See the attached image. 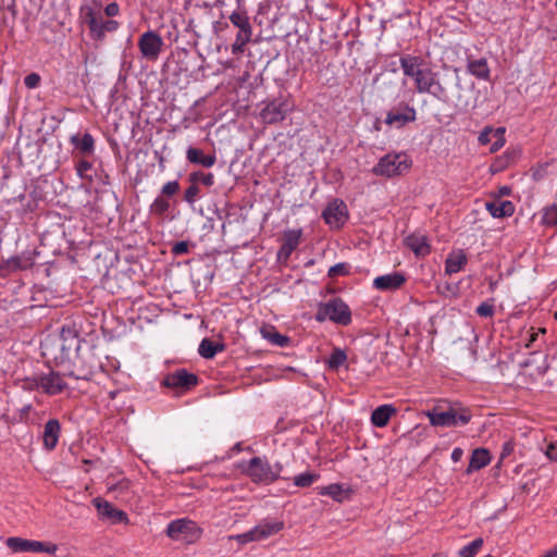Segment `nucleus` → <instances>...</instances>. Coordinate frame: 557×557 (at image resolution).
<instances>
[{
  "label": "nucleus",
  "instance_id": "1",
  "mask_svg": "<svg viewBox=\"0 0 557 557\" xmlns=\"http://www.w3.org/2000/svg\"><path fill=\"white\" fill-rule=\"evenodd\" d=\"M474 84L463 86L458 67L444 65L443 71L429 69L420 94H429L438 101L453 106L458 112L466 113L469 108L474 107L473 98Z\"/></svg>",
  "mask_w": 557,
  "mask_h": 557
},
{
  "label": "nucleus",
  "instance_id": "2",
  "mask_svg": "<svg viewBox=\"0 0 557 557\" xmlns=\"http://www.w3.org/2000/svg\"><path fill=\"white\" fill-rule=\"evenodd\" d=\"M81 18L89 29V36L95 41H103L107 33L115 32L120 24L115 20H106L101 11V4L96 0L92 3L83 4L79 10Z\"/></svg>",
  "mask_w": 557,
  "mask_h": 557
},
{
  "label": "nucleus",
  "instance_id": "3",
  "mask_svg": "<svg viewBox=\"0 0 557 557\" xmlns=\"http://www.w3.org/2000/svg\"><path fill=\"white\" fill-rule=\"evenodd\" d=\"M79 343L77 334L72 329L63 326L58 336L45 342L44 355L51 356L57 363H63L70 360L72 351L78 354Z\"/></svg>",
  "mask_w": 557,
  "mask_h": 557
},
{
  "label": "nucleus",
  "instance_id": "4",
  "mask_svg": "<svg viewBox=\"0 0 557 557\" xmlns=\"http://www.w3.org/2000/svg\"><path fill=\"white\" fill-rule=\"evenodd\" d=\"M433 426L450 428L466 425L471 420L470 410L459 404L450 405L446 409L435 406L425 412Z\"/></svg>",
  "mask_w": 557,
  "mask_h": 557
},
{
  "label": "nucleus",
  "instance_id": "5",
  "mask_svg": "<svg viewBox=\"0 0 557 557\" xmlns=\"http://www.w3.org/2000/svg\"><path fill=\"white\" fill-rule=\"evenodd\" d=\"M314 319L318 322L330 320L342 326H347L352 321L351 310L341 297H334L326 302H320Z\"/></svg>",
  "mask_w": 557,
  "mask_h": 557
},
{
  "label": "nucleus",
  "instance_id": "6",
  "mask_svg": "<svg viewBox=\"0 0 557 557\" xmlns=\"http://www.w3.org/2000/svg\"><path fill=\"white\" fill-rule=\"evenodd\" d=\"M228 20L238 29L235 41L232 44V53L240 55L245 52L247 44L251 41L252 26L245 10L233 11Z\"/></svg>",
  "mask_w": 557,
  "mask_h": 557
},
{
  "label": "nucleus",
  "instance_id": "7",
  "mask_svg": "<svg viewBox=\"0 0 557 557\" xmlns=\"http://www.w3.org/2000/svg\"><path fill=\"white\" fill-rule=\"evenodd\" d=\"M411 161L406 153H387L374 165L372 172L377 176L392 177L409 170Z\"/></svg>",
  "mask_w": 557,
  "mask_h": 557
},
{
  "label": "nucleus",
  "instance_id": "8",
  "mask_svg": "<svg viewBox=\"0 0 557 557\" xmlns=\"http://www.w3.org/2000/svg\"><path fill=\"white\" fill-rule=\"evenodd\" d=\"M242 472L257 484H271L275 482L272 466L265 457H253L247 463L240 466Z\"/></svg>",
  "mask_w": 557,
  "mask_h": 557
},
{
  "label": "nucleus",
  "instance_id": "9",
  "mask_svg": "<svg viewBox=\"0 0 557 557\" xmlns=\"http://www.w3.org/2000/svg\"><path fill=\"white\" fill-rule=\"evenodd\" d=\"M166 535L174 541L196 542L201 534L197 523L188 519H177L168 524Z\"/></svg>",
  "mask_w": 557,
  "mask_h": 557
},
{
  "label": "nucleus",
  "instance_id": "10",
  "mask_svg": "<svg viewBox=\"0 0 557 557\" xmlns=\"http://www.w3.org/2000/svg\"><path fill=\"white\" fill-rule=\"evenodd\" d=\"M283 527H284L283 521L262 520L258 525H256L251 530H249L245 533L238 534L234 539L239 544H247L249 542L261 541V540L268 539L269 536H271L273 534H276L277 532H280L283 529Z\"/></svg>",
  "mask_w": 557,
  "mask_h": 557
},
{
  "label": "nucleus",
  "instance_id": "11",
  "mask_svg": "<svg viewBox=\"0 0 557 557\" xmlns=\"http://www.w3.org/2000/svg\"><path fill=\"white\" fill-rule=\"evenodd\" d=\"M417 120V110L413 106L401 101L392 107L387 112L384 124L394 128H403Z\"/></svg>",
  "mask_w": 557,
  "mask_h": 557
},
{
  "label": "nucleus",
  "instance_id": "12",
  "mask_svg": "<svg viewBox=\"0 0 557 557\" xmlns=\"http://www.w3.org/2000/svg\"><path fill=\"white\" fill-rule=\"evenodd\" d=\"M399 62L404 74L414 81L416 89L419 92L430 67L426 66L422 58L410 54L400 57Z\"/></svg>",
  "mask_w": 557,
  "mask_h": 557
},
{
  "label": "nucleus",
  "instance_id": "13",
  "mask_svg": "<svg viewBox=\"0 0 557 557\" xmlns=\"http://www.w3.org/2000/svg\"><path fill=\"white\" fill-rule=\"evenodd\" d=\"M163 47L162 37L153 30H148L140 35L138 48L143 58L149 61L158 60Z\"/></svg>",
  "mask_w": 557,
  "mask_h": 557
},
{
  "label": "nucleus",
  "instance_id": "14",
  "mask_svg": "<svg viewBox=\"0 0 557 557\" xmlns=\"http://www.w3.org/2000/svg\"><path fill=\"white\" fill-rule=\"evenodd\" d=\"M292 110L288 100L277 98L269 101L260 112L263 122L268 124H275L283 121L286 114Z\"/></svg>",
  "mask_w": 557,
  "mask_h": 557
},
{
  "label": "nucleus",
  "instance_id": "15",
  "mask_svg": "<svg viewBox=\"0 0 557 557\" xmlns=\"http://www.w3.org/2000/svg\"><path fill=\"white\" fill-rule=\"evenodd\" d=\"M162 384L172 389L189 391L198 384V376L186 369H178L166 374Z\"/></svg>",
  "mask_w": 557,
  "mask_h": 557
},
{
  "label": "nucleus",
  "instance_id": "16",
  "mask_svg": "<svg viewBox=\"0 0 557 557\" xmlns=\"http://www.w3.org/2000/svg\"><path fill=\"white\" fill-rule=\"evenodd\" d=\"M325 223L332 227H342L348 219L346 203L341 199H333L322 212Z\"/></svg>",
  "mask_w": 557,
  "mask_h": 557
},
{
  "label": "nucleus",
  "instance_id": "17",
  "mask_svg": "<svg viewBox=\"0 0 557 557\" xmlns=\"http://www.w3.org/2000/svg\"><path fill=\"white\" fill-rule=\"evenodd\" d=\"M7 546L13 553H22V552H33V553H54L57 550V546H47L44 542L26 540L22 537H9L7 540Z\"/></svg>",
  "mask_w": 557,
  "mask_h": 557
},
{
  "label": "nucleus",
  "instance_id": "18",
  "mask_svg": "<svg viewBox=\"0 0 557 557\" xmlns=\"http://www.w3.org/2000/svg\"><path fill=\"white\" fill-rule=\"evenodd\" d=\"M39 386L40 391L49 396L59 395L67 388V384L61 374L53 370L39 373Z\"/></svg>",
  "mask_w": 557,
  "mask_h": 557
},
{
  "label": "nucleus",
  "instance_id": "19",
  "mask_svg": "<svg viewBox=\"0 0 557 557\" xmlns=\"http://www.w3.org/2000/svg\"><path fill=\"white\" fill-rule=\"evenodd\" d=\"M45 144V138H40L37 140H27L22 147L18 148L20 161L26 164L38 163Z\"/></svg>",
  "mask_w": 557,
  "mask_h": 557
},
{
  "label": "nucleus",
  "instance_id": "20",
  "mask_svg": "<svg viewBox=\"0 0 557 557\" xmlns=\"http://www.w3.org/2000/svg\"><path fill=\"white\" fill-rule=\"evenodd\" d=\"M94 504L98 510V513L109 519L112 523H126L128 521L126 512L117 509L112 504L100 498L94 499Z\"/></svg>",
  "mask_w": 557,
  "mask_h": 557
},
{
  "label": "nucleus",
  "instance_id": "21",
  "mask_svg": "<svg viewBox=\"0 0 557 557\" xmlns=\"http://www.w3.org/2000/svg\"><path fill=\"white\" fill-rule=\"evenodd\" d=\"M406 282V276L400 272H393L374 278L373 287L379 290H396Z\"/></svg>",
  "mask_w": 557,
  "mask_h": 557
},
{
  "label": "nucleus",
  "instance_id": "22",
  "mask_svg": "<svg viewBox=\"0 0 557 557\" xmlns=\"http://www.w3.org/2000/svg\"><path fill=\"white\" fill-rule=\"evenodd\" d=\"M61 432V424L57 419H50L44 426L42 441L47 450L55 448Z\"/></svg>",
  "mask_w": 557,
  "mask_h": 557
},
{
  "label": "nucleus",
  "instance_id": "23",
  "mask_svg": "<svg viewBox=\"0 0 557 557\" xmlns=\"http://www.w3.org/2000/svg\"><path fill=\"white\" fill-rule=\"evenodd\" d=\"M186 159L191 164L201 165L207 169L212 168L216 162L215 153L205 154L202 149L191 146L186 150Z\"/></svg>",
  "mask_w": 557,
  "mask_h": 557
},
{
  "label": "nucleus",
  "instance_id": "24",
  "mask_svg": "<svg viewBox=\"0 0 557 557\" xmlns=\"http://www.w3.org/2000/svg\"><path fill=\"white\" fill-rule=\"evenodd\" d=\"M486 210L493 218H507L515 213V205L509 200H494L485 203Z\"/></svg>",
  "mask_w": 557,
  "mask_h": 557
},
{
  "label": "nucleus",
  "instance_id": "25",
  "mask_svg": "<svg viewBox=\"0 0 557 557\" xmlns=\"http://www.w3.org/2000/svg\"><path fill=\"white\" fill-rule=\"evenodd\" d=\"M70 141L84 156H91L95 151V139L89 133L72 135Z\"/></svg>",
  "mask_w": 557,
  "mask_h": 557
},
{
  "label": "nucleus",
  "instance_id": "26",
  "mask_svg": "<svg viewBox=\"0 0 557 557\" xmlns=\"http://www.w3.org/2000/svg\"><path fill=\"white\" fill-rule=\"evenodd\" d=\"M468 262L463 250L454 251L448 255L445 261V272L448 275L459 272Z\"/></svg>",
  "mask_w": 557,
  "mask_h": 557
},
{
  "label": "nucleus",
  "instance_id": "27",
  "mask_svg": "<svg viewBox=\"0 0 557 557\" xmlns=\"http://www.w3.org/2000/svg\"><path fill=\"white\" fill-rule=\"evenodd\" d=\"M491 461V456L487 449L485 448H475L469 461V466L466 470V473H471L472 471L480 470L487 466Z\"/></svg>",
  "mask_w": 557,
  "mask_h": 557
},
{
  "label": "nucleus",
  "instance_id": "28",
  "mask_svg": "<svg viewBox=\"0 0 557 557\" xmlns=\"http://www.w3.org/2000/svg\"><path fill=\"white\" fill-rule=\"evenodd\" d=\"M395 412L396 409L392 405H381L372 411L371 422L374 426L384 428Z\"/></svg>",
  "mask_w": 557,
  "mask_h": 557
},
{
  "label": "nucleus",
  "instance_id": "29",
  "mask_svg": "<svg viewBox=\"0 0 557 557\" xmlns=\"http://www.w3.org/2000/svg\"><path fill=\"white\" fill-rule=\"evenodd\" d=\"M467 70L471 75L479 79L486 81L490 78V67L485 58L472 60L470 57H468Z\"/></svg>",
  "mask_w": 557,
  "mask_h": 557
},
{
  "label": "nucleus",
  "instance_id": "30",
  "mask_svg": "<svg viewBox=\"0 0 557 557\" xmlns=\"http://www.w3.org/2000/svg\"><path fill=\"white\" fill-rule=\"evenodd\" d=\"M407 246L413 251L417 257H424L430 253L431 248L425 236L412 235L406 238Z\"/></svg>",
  "mask_w": 557,
  "mask_h": 557
},
{
  "label": "nucleus",
  "instance_id": "31",
  "mask_svg": "<svg viewBox=\"0 0 557 557\" xmlns=\"http://www.w3.org/2000/svg\"><path fill=\"white\" fill-rule=\"evenodd\" d=\"M262 337L277 347H287L290 338L278 333L274 326L268 325L260 329Z\"/></svg>",
  "mask_w": 557,
  "mask_h": 557
},
{
  "label": "nucleus",
  "instance_id": "32",
  "mask_svg": "<svg viewBox=\"0 0 557 557\" xmlns=\"http://www.w3.org/2000/svg\"><path fill=\"white\" fill-rule=\"evenodd\" d=\"M521 149L519 147H510L508 148L503 156H500L496 163H495V166H496V171H500L507 166H509L510 164H512L513 162H516L520 156H521Z\"/></svg>",
  "mask_w": 557,
  "mask_h": 557
},
{
  "label": "nucleus",
  "instance_id": "33",
  "mask_svg": "<svg viewBox=\"0 0 557 557\" xmlns=\"http://www.w3.org/2000/svg\"><path fill=\"white\" fill-rule=\"evenodd\" d=\"M376 82L380 84L379 90L383 98H393L399 91L397 83L387 76H379Z\"/></svg>",
  "mask_w": 557,
  "mask_h": 557
},
{
  "label": "nucleus",
  "instance_id": "34",
  "mask_svg": "<svg viewBox=\"0 0 557 557\" xmlns=\"http://www.w3.org/2000/svg\"><path fill=\"white\" fill-rule=\"evenodd\" d=\"M321 495H327L332 497L336 502H343L349 495V490L345 488L343 484H330L327 486L322 487L320 491Z\"/></svg>",
  "mask_w": 557,
  "mask_h": 557
},
{
  "label": "nucleus",
  "instance_id": "35",
  "mask_svg": "<svg viewBox=\"0 0 557 557\" xmlns=\"http://www.w3.org/2000/svg\"><path fill=\"white\" fill-rule=\"evenodd\" d=\"M94 373V366H78L75 361L73 364V369L67 372V376L73 377L75 380L89 381L92 377Z\"/></svg>",
  "mask_w": 557,
  "mask_h": 557
},
{
  "label": "nucleus",
  "instance_id": "36",
  "mask_svg": "<svg viewBox=\"0 0 557 557\" xmlns=\"http://www.w3.org/2000/svg\"><path fill=\"white\" fill-rule=\"evenodd\" d=\"M35 252H22L21 255L13 256L15 271H24L30 269L35 264Z\"/></svg>",
  "mask_w": 557,
  "mask_h": 557
},
{
  "label": "nucleus",
  "instance_id": "37",
  "mask_svg": "<svg viewBox=\"0 0 557 557\" xmlns=\"http://www.w3.org/2000/svg\"><path fill=\"white\" fill-rule=\"evenodd\" d=\"M301 236H302L301 228L285 230L283 232L282 244L287 246L288 248L290 247L292 249L295 250L300 243Z\"/></svg>",
  "mask_w": 557,
  "mask_h": 557
},
{
  "label": "nucleus",
  "instance_id": "38",
  "mask_svg": "<svg viewBox=\"0 0 557 557\" xmlns=\"http://www.w3.org/2000/svg\"><path fill=\"white\" fill-rule=\"evenodd\" d=\"M347 360V355L342 348H334L327 359V367L331 370H337Z\"/></svg>",
  "mask_w": 557,
  "mask_h": 557
},
{
  "label": "nucleus",
  "instance_id": "39",
  "mask_svg": "<svg viewBox=\"0 0 557 557\" xmlns=\"http://www.w3.org/2000/svg\"><path fill=\"white\" fill-rule=\"evenodd\" d=\"M483 546V539L478 537L459 550L460 557H474Z\"/></svg>",
  "mask_w": 557,
  "mask_h": 557
},
{
  "label": "nucleus",
  "instance_id": "40",
  "mask_svg": "<svg viewBox=\"0 0 557 557\" xmlns=\"http://www.w3.org/2000/svg\"><path fill=\"white\" fill-rule=\"evenodd\" d=\"M188 180L190 183H202L207 187H211L214 184V176L212 173H203V172H193L188 175Z\"/></svg>",
  "mask_w": 557,
  "mask_h": 557
},
{
  "label": "nucleus",
  "instance_id": "41",
  "mask_svg": "<svg viewBox=\"0 0 557 557\" xmlns=\"http://www.w3.org/2000/svg\"><path fill=\"white\" fill-rule=\"evenodd\" d=\"M319 479V474L305 472L293 478L294 484L298 487H309Z\"/></svg>",
  "mask_w": 557,
  "mask_h": 557
},
{
  "label": "nucleus",
  "instance_id": "42",
  "mask_svg": "<svg viewBox=\"0 0 557 557\" xmlns=\"http://www.w3.org/2000/svg\"><path fill=\"white\" fill-rule=\"evenodd\" d=\"M169 209L170 202L162 196H158L150 206V212L159 216H163Z\"/></svg>",
  "mask_w": 557,
  "mask_h": 557
},
{
  "label": "nucleus",
  "instance_id": "43",
  "mask_svg": "<svg viewBox=\"0 0 557 557\" xmlns=\"http://www.w3.org/2000/svg\"><path fill=\"white\" fill-rule=\"evenodd\" d=\"M542 223L547 226L557 225V206L553 205L543 211Z\"/></svg>",
  "mask_w": 557,
  "mask_h": 557
},
{
  "label": "nucleus",
  "instance_id": "44",
  "mask_svg": "<svg viewBox=\"0 0 557 557\" xmlns=\"http://www.w3.org/2000/svg\"><path fill=\"white\" fill-rule=\"evenodd\" d=\"M198 352L205 359H212L214 357L213 341L203 338L199 344Z\"/></svg>",
  "mask_w": 557,
  "mask_h": 557
},
{
  "label": "nucleus",
  "instance_id": "45",
  "mask_svg": "<svg viewBox=\"0 0 557 557\" xmlns=\"http://www.w3.org/2000/svg\"><path fill=\"white\" fill-rule=\"evenodd\" d=\"M350 273V265L346 262L336 263L329 269L327 276L335 278L337 276H346Z\"/></svg>",
  "mask_w": 557,
  "mask_h": 557
},
{
  "label": "nucleus",
  "instance_id": "46",
  "mask_svg": "<svg viewBox=\"0 0 557 557\" xmlns=\"http://www.w3.org/2000/svg\"><path fill=\"white\" fill-rule=\"evenodd\" d=\"M200 188L197 184L190 183V185L186 188L184 193V200L193 206L196 200L200 197Z\"/></svg>",
  "mask_w": 557,
  "mask_h": 557
},
{
  "label": "nucleus",
  "instance_id": "47",
  "mask_svg": "<svg viewBox=\"0 0 557 557\" xmlns=\"http://www.w3.org/2000/svg\"><path fill=\"white\" fill-rule=\"evenodd\" d=\"M22 388L25 391H40L39 373H35L32 376H26L25 379H23Z\"/></svg>",
  "mask_w": 557,
  "mask_h": 557
},
{
  "label": "nucleus",
  "instance_id": "48",
  "mask_svg": "<svg viewBox=\"0 0 557 557\" xmlns=\"http://www.w3.org/2000/svg\"><path fill=\"white\" fill-rule=\"evenodd\" d=\"M504 134H505V128L499 127V128L495 129V132H494L495 141L492 143V145H491V148H490L491 152H496L504 146V144H505Z\"/></svg>",
  "mask_w": 557,
  "mask_h": 557
},
{
  "label": "nucleus",
  "instance_id": "49",
  "mask_svg": "<svg viewBox=\"0 0 557 557\" xmlns=\"http://www.w3.org/2000/svg\"><path fill=\"white\" fill-rule=\"evenodd\" d=\"M13 259L8 258L5 260L0 261V277L9 276L12 273H15V267L13 265Z\"/></svg>",
  "mask_w": 557,
  "mask_h": 557
},
{
  "label": "nucleus",
  "instance_id": "50",
  "mask_svg": "<svg viewBox=\"0 0 557 557\" xmlns=\"http://www.w3.org/2000/svg\"><path fill=\"white\" fill-rule=\"evenodd\" d=\"M180 190V183L177 181H170L165 183L161 189V194L166 197H172Z\"/></svg>",
  "mask_w": 557,
  "mask_h": 557
},
{
  "label": "nucleus",
  "instance_id": "51",
  "mask_svg": "<svg viewBox=\"0 0 557 557\" xmlns=\"http://www.w3.org/2000/svg\"><path fill=\"white\" fill-rule=\"evenodd\" d=\"M475 312L480 317L490 318L494 314V306L487 301H484L476 307Z\"/></svg>",
  "mask_w": 557,
  "mask_h": 557
},
{
  "label": "nucleus",
  "instance_id": "52",
  "mask_svg": "<svg viewBox=\"0 0 557 557\" xmlns=\"http://www.w3.org/2000/svg\"><path fill=\"white\" fill-rule=\"evenodd\" d=\"M189 251V243L188 242H185V240H182V242H176L172 248H171V252L174 255V256H183V255H186L188 253Z\"/></svg>",
  "mask_w": 557,
  "mask_h": 557
},
{
  "label": "nucleus",
  "instance_id": "53",
  "mask_svg": "<svg viewBox=\"0 0 557 557\" xmlns=\"http://www.w3.org/2000/svg\"><path fill=\"white\" fill-rule=\"evenodd\" d=\"M40 79H41V77L39 74L30 73L25 76L24 84L27 88L33 89V88H36L39 86Z\"/></svg>",
  "mask_w": 557,
  "mask_h": 557
},
{
  "label": "nucleus",
  "instance_id": "54",
  "mask_svg": "<svg viewBox=\"0 0 557 557\" xmlns=\"http://www.w3.org/2000/svg\"><path fill=\"white\" fill-rule=\"evenodd\" d=\"M493 128L485 127L479 135V141L481 145H487L492 141V137H494Z\"/></svg>",
  "mask_w": 557,
  "mask_h": 557
},
{
  "label": "nucleus",
  "instance_id": "55",
  "mask_svg": "<svg viewBox=\"0 0 557 557\" xmlns=\"http://www.w3.org/2000/svg\"><path fill=\"white\" fill-rule=\"evenodd\" d=\"M294 249L290 247L288 248L285 245H281L278 251H277V260L278 261H287L290 255L293 253Z\"/></svg>",
  "mask_w": 557,
  "mask_h": 557
},
{
  "label": "nucleus",
  "instance_id": "56",
  "mask_svg": "<svg viewBox=\"0 0 557 557\" xmlns=\"http://www.w3.org/2000/svg\"><path fill=\"white\" fill-rule=\"evenodd\" d=\"M91 169V163L88 161V160H81L77 164H76V171H77V174L81 176V177H85V174L88 170Z\"/></svg>",
  "mask_w": 557,
  "mask_h": 557
},
{
  "label": "nucleus",
  "instance_id": "57",
  "mask_svg": "<svg viewBox=\"0 0 557 557\" xmlns=\"http://www.w3.org/2000/svg\"><path fill=\"white\" fill-rule=\"evenodd\" d=\"M120 12V7L116 2H111L104 8V14L108 17L116 16Z\"/></svg>",
  "mask_w": 557,
  "mask_h": 557
},
{
  "label": "nucleus",
  "instance_id": "58",
  "mask_svg": "<svg viewBox=\"0 0 557 557\" xmlns=\"http://www.w3.org/2000/svg\"><path fill=\"white\" fill-rule=\"evenodd\" d=\"M545 455L553 461H557V441L550 443L545 451Z\"/></svg>",
  "mask_w": 557,
  "mask_h": 557
},
{
  "label": "nucleus",
  "instance_id": "59",
  "mask_svg": "<svg viewBox=\"0 0 557 557\" xmlns=\"http://www.w3.org/2000/svg\"><path fill=\"white\" fill-rule=\"evenodd\" d=\"M272 472L275 475V481H277L278 479H283V480H288L289 479V476L282 475L283 465L281 462H275L272 466Z\"/></svg>",
  "mask_w": 557,
  "mask_h": 557
},
{
  "label": "nucleus",
  "instance_id": "60",
  "mask_svg": "<svg viewBox=\"0 0 557 557\" xmlns=\"http://www.w3.org/2000/svg\"><path fill=\"white\" fill-rule=\"evenodd\" d=\"M513 451V445L510 442H506L503 445L502 453H500V459L506 458Z\"/></svg>",
  "mask_w": 557,
  "mask_h": 557
},
{
  "label": "nucleus",
  "instance_id": "61",
  "mask_svg": "<svg viewBox=\"0 0 557 557\" xmlns=\"http://www.w3.org/2000/svg\"><path fill=\"white\" fill-rule=\"evenodd\" d=\"M462 455H463V450L460 447H456V448H454V450L451 453V460L454 462H458L461 460Z\"/></svg>",
  "mask_w": 557,
  "mask_h": 557
},
{
  "label": "nucleus",
  "instance_id": "62",
  "mask_svg": "<svg viewBox=\"0 0 557 557\" xmlns=\"http://www.w3.org/2000/svg\"><path fill=\"white\" fill-rule=\"evenodd\" d=\"M511 193V188L509 186H502L498 189L499 196H509Z\"/></svg>",
  "mask_w": 557,
  "mask_h": 557
},
{
  "label": "nucleus",
  "instance_id": "63",
  "mask_svg": "<svg viewBox=\"0 0 557 557\" xmlns=\"http://www.w3.org/2000/svg\"><path fill=\"white\" fill-rule=\"evenodd\" d=\"M213 347H214V356L216 355V352L223 351L225 349V345L223 343L213 342Z\"/></svg>",
  "mask_w": 557,
  "mask_h": 557
},
{
  "label": "nucleus",
  "instance_id": "64",
  "mask_svg": "<svg viewBox=\"0 0 557 557\" xmlns=\"http://www.w3.org/2000/svg\"><path fill=\"white\" fill-rule=\"evenodd\" d=\"M232 450H233V451H235V453H239V451H242V450H243V448H242V443H236V444L233 446Z\"/></svg>",
  "mask_w": 557,
  "mask_h": 557
}]
</instances>
